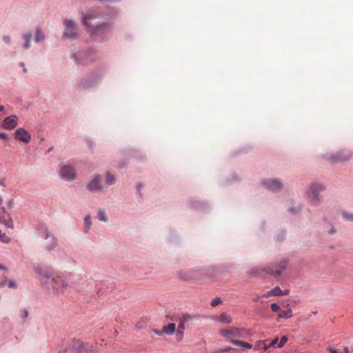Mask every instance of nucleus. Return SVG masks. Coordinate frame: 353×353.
Wrapping results in <instances>:
<instances>
[{
  "label": "nucleus",
  "mask_w": 353,
  "mask_h": 353,
  "mask_svg": "<svg viewBox=\"0 0 353 353\" xmlns=\"http://www.w3.org/2000/svg\"><path fill=\"white\" fill-rule=\"evenodd\" d=\"M28 314V312L27 310H24V316L26 317Z\"/></svg>",
  "instance_id": "09e8293b"
},
{
  "label": "nucleus",
  "mask_w": 353,
  "mask_h": 353,
  "mask_svg": "<svg viewBox=\"0 0 353 353\" xmlns=\"http://www.w3.org/2000/svg\"><path fill=\"white\" fill-rule=\"evenodd\" d=\"M72 348L75 350L77 352H81V353H96V350H90V351H88V350L85 347V345L83 344V343L79 340H73L72 341Z\"/></svg>",
  "instance_id": "9d476101"
},
{
  "label": "nucleus",
  "mask_w": 353,
  "mask_h": 353,
  "mask_svg": "<svg viewBox=\"0 0 353 353\" xmlns=\"http://www.w3.org/2000/svg\"><path fill=\"white\" fill-rule=\"evenodd\" d=\"M292 316V310L291 309H288L285 311H281L279 314L277 318L278 319H288L290 318Z\"/></svg>",
  "instance_id": "412c9836"
},
{
  "label": "nucleus",
  "mask_w": 353,
  "mask_h": 353,
  "mask_svg": "<svg viewBox=\"0 0 353 353\" xmlns=\"http://www.w3.org/2000/svg\"><path fill=\"white\" fill-rule=\"evenodd\" d=\"M219 334L227 341H229L235 345L240 346L243 350H248L252 347V345L251 343L238 340V339H246L250 336V332L245 328L229 327L221 330Z\"/></svg>",
  "instance_id": "f257e3e1"
},
{
  "label": "nucleus",
  "mask_w": 353,
  "mask_h": 353,
  "mask_svg": "<svg viewBox=\"0 0 353 353\" xmlns=\"http://www.w3.org/2000/svg\"><path fill=\"white\" fill-rule=\"evenodd\" d=\"M271 309L273 312H279V309H280V307L278 304L276 303H272L271 305Z\"/></svg>",
  "instance_id": "473e14b6"
},
{
  "label": "nucleus",
  "mask_w": 353,
  "mask_h": 353,
  "mask_svg": "<svg viewBox=\"0 0 353 353\" xmlns=\"http://www.w3.org/2000/svg\"><path fill=\"white\" fill-rule=\"evenodd\" d=\"M112 23L104 22L97 26H92L87 30L92 37H102L112 28Z\"/></svg>",
  "instance_id": "39448f33"
},
{
  "label": "nucleus",
  "mask_w": 353,
  "mask_h": 353,
  "mask_svg": "<svg viewBox=\"0 0 353 353\" xmlns=\"http://www.w3.org/2000/svg\"><path fill=\"white\" fill-rule=\"evenodd\" d=\"M75 170L70 165H63L61 168L60 176L67 181H72L75 178Z\"/></svg>",
  "instance_id": "1a4fd4ad"
},
{
  "label": "nucleus",
  "mask_w": 353,
  "mask_h": 353,
  "mask_svg": "<svg viewBox=\"0 0 353 353\" xmlns=\"http://www.w3.org/2000/svg\"><path fill=\"white\" fill-rule=\"evenodd\" d=\"M331 234H334L335 233V230L334 228L332 229L331 232H330Z\"/></svg>",
  "instance_id": "3c124183"
},
{
  "label": "nucleus",
  "mask_w": 353,
  "mask_h": 353,
  "mask_svg": "<svg viewBox=\"0 0 353 353\" xmlns=\"http://www.w3.org/2000/svg\"><path fill=\"white\" fill-rule=\"evenodd\" d=\"M0 223L4 224L7 228H13L11 216L3 208H0Z\"/></svg>",
  "instance_id": "f8f14e48"
},
{
  "label": "nucleus",
  "mask_w": 353,
  "mask_h": 353,
  "mask_svg": "<svg viewBox=\"0 0 353 353\" xmlns=\"http://www.w3.org/2000/svg\"><path fill=\"white\" fill-rule=\"evenodd\" d=\"M223 352H225V350H224L223 348H220V349H218L215 353H223Z\"/></svg>",
  "instance_id": "79ce46f5"
},
{
  "label": "nucleus",
  "mask_w": 353,
  "mask_h": 353,
  "mask_svg": "<svg viewBox=\"0 0 353 353\" xmlns=\"http://www.w3.org/2000/svg\"><path fill=\"white\" fill-rule=\"evenodd\" d=\"M21 66L23 67V70L24 72H27V69L24 67V64L23 63H21Z\"/></svg>",
  "instance_id": "49530a36"
},
{
  "label": "nucleus",
  "mask_w": 353,
  "mask_h": 353,
  "mask_svg": "<svg viewBox=\"0 0 353 353\" xmlns=\"http://www.w3.org/2000/svg\"><path fill=\"white\" fill-rule=\"evenodd\" d=\"M10 288H16L17 284L14 281H10L8 284Z\"/></svg>",
  "instance_id": "c9c22d12"
},
{
  "label": "nucleus",
  "mask_w": 353,
  "mask_h": 353,
  "mask_svg": "<svg viewBox=\"0 0 353 353\" xmlns=\"http://www.w3.org/2000/svg\"><path fill=\"white\" fill-rule=\"evenodd\" d=\"M0 240L3 243H8L10 241V237L6 234L0 235Z\"/></svg>",
  "instance_id": "7c9ffc66"
},
{
  "label": "nucleus",
  "mask_w": 353,
  "mask_h": 353,
  "mask_svg": "<svg viewBox=\"0 0 353 353\" xmlns=\"http://www.w3.org/2000/svg\"><path fill=\"white\" fill-rule=\"evenodd\" d=\"M272 296L273 295L272 294V291L271 290L267 292L265 294H264L263 295V296L265 297V298H269V297Z\"/></svg>",
  "instance_id": "4c0bfd02"
},
{
  "label": "nucleus",
  "mask_w": 353,
  "mask_h": 353,
  "mask_svg": "<svg viewBox=\"0 0 353 353\" xmlns=\"http://www.w3.org/2000/svg\"><path fill=\"white\" fill-rule=\"evenodd\" d=\"M271 291L273 296L288 295L289 293V290L283 291L279 286L274 288Z\"/></svg>",
  "instance_id": "aec40b11"
},
{
  "label": "nucleus",
  "mask_w": 353,
  "mask_h": 353,
  "mask_svg": "<svg viewBox=\"0 0 353 353\" xmlns=\"http://www.w3.org/2000/svg\"><path fill=\"white\" fill-rule=\"evenodd\" d=\"M263 185L270 190L277 191L282 187V183L278 179H270L263 181Z\"/></svg>",
  "instance_id": "4468645a"
},
{
  "label": "nucleus",
  "mask_w": 353,
  "mask_h": 353,
  "mask_svg": "<svg viewBox=\"0 0 353 353\" xmlns=\"http://www.w3.org/2000/svg\"><path fill=\"white\" fill-rule=\"evenodd\" d=\"M1 202H2V200H1V199L0 198V204L1 203Z\"/></svg>",
  "instance_id": "5fc2aeb1"
},
{
  "label": "nucleus",
  "mask_w": 353,
  "mask_h": 353,
  "mask_svg": "<svg viewBox=\"0 0 353 353\" xmlns=\"http://www.w3.org/2000/svg\"><path fill=\"white\" fill-rule=\"evenodd\" d=\"M3 41H4L5 42H6V43H8L10 42V37H9V36H8V35L3 36Z\"/></svg>",
  "instance_id": "ea45409f"
},
{
  "label": "nucleus",
  "mask_w": 353,
  "mask_h": 353,
  "mask_svg": "<svg viewBox=\"0 0 353 353\" xmlns=\"http://www.w3.org/2000/svg\"><path fill=\"white\" fill-rule=\"evenodd\" d=\"M18 118L15 115L6 117L3 121L2 126L7 130H12L17 125Z\"/></svg>",
  "instance_id": "9b49d317"
},
{
  "label": "nucleus",
  "mask_w": 353,
  "mask_h": 353,
  "mask_svg": "<svg viewBox=\"0 0 353 353\" xmlns=\"http://www.w3.org/2000/svg\"><path fill=\"white\" fill-rule=\"evenodd\" d=\"M163 331L164 333L168 335H172L176 329V325L174 323H168L167 325L163 326Z\"/></svg>",
  "instance_id": "a211bd4d"
},
{
  "label": "nucleus",
  "mask_w": 353,
  "mask_h": 353,
  "mask_svg": "<svg viewBox=\"0 0 353 353\" xmlns=\"http://www.w3.org/2000/svg\"><path fill=\"white\" fill-rule=\"evenodd\" d=\"M116 182V177L114 174L111 172H107L105 175V183L107 185H111Z\"/></svg>",
  "instance_id": "6ab92c4d"
},
{
  "label": "nucleus",
  "mask_w": 353,
  "mask_h": 353,
  "mask_svg": "<svg viewBox=\"0 0 353 353\" xmlns=\"http://www.w3.org/2000/svg\"><path fill=\"white\" fill-rule=\"evenodd\" d=\"M254 302H257V301H259V298H256V299H254Z\"/></svg>",
  "instance_id": "864d4df0"
},
{
  "label": "nucleus",
  "mask_w": 353,
  "mask_h": 353,
  "mask_svg": "<svg viewBox=\"0 0 353 353\" xmlns=\"http://www.w3.org/2000/svg\"><path fill=\"white\" fill-rule=\"evenodd\" d=\"M65 30L63 36L65 38L74 39L79 34V29L76 26L74 21L72 19H65L63 21Z\"/></svg>",
  "instance_id": "423d86ee"
},
{
  "label": "nucleus",
  "mask_w": 353,
  "mask_h": 353,
  "mask_svg": "<svg viewBox=\"0 0 353 353\" xmlns=\"http://www.w3.org/2000/svg\"><path fill=\"white\" fill-rule=\"evenodd\" d=\"M116 14L117 12L113 10H110L108 13L102 14L99 9H91L86 13L82 14V22L88 30L89 28H91L93 26L90 23L92 20L98 19L100 17H104L106 19H109L114 17Z\"/></svg>",
  "instance_id": "7ed1b4c3"
},
{
  "label": "nucleus",
  "mask_w": 353,
  "mask_h": 353,
  "mask_svg": "<svg viewBox=\"0 0 353 353\" xmlns=\"http://www.w3.org/2000/svg\"><path fill=\"white\" fill-rule=\"evenodd\" d=\"M265 345V341H259L255 345V348L257 350H263V346Z\"/></svg>",
  "instance_id": "2f4dec72"
},
{
  "label": "nucleus",
  "mask_w": 353,
  "mask_h": 353,
  "mask_svg": "<svg viewBox=\"0 0 353 353\" xmlns=\"http://www.w3.org/2000/svg\"><path fill=\"white\" fill-rule=\"evenodd\" d=\"M324 190V186L319 183H312L308 186L307 196L314 203H317L320 200V194Z\"/></svg>",
  "instance_id": "0eeeda50"
},
{
  "label": "nucleus",
  "mask_w": 353,
  "mask_h": 353,
  "mask_svg": "<svg viewBox=\"0 0 353 353\" xmlns=\"http://www.w3.org/2000/svg\"><path fill=\"white\" fill-rule=\"evenodd\" d=\"M34 271L41 279H50L52 288L57 292L63 293L69 286V281L63 273L54 272L40 268H36Z\"/></svg>",
  "instance_id": "f03ea898"
},
{
  "label": "nucleus",
  "mask_w": 353,
  "mask_h": 353,
  "mask_svg": "<svg viewBox=\"0 0 353 353\" xmlns=\"http://www.w3.org/2000/svg\"><path fill=\"white\" fill-rule=\"evenodd\" d=\"M222 303V301L220 297H216L210 303L211 306L216 307L220 305Z\"/></svg>",
  "instance_id": "cd10ccee"
},
{
  "label": "nucleus",
  "mask_w": 353,
  "mask_h": 353,
  "mask_svg": "<svg viewBox=\"0 0 353 353\" xmlns=\"http://www.w3.org/2000/svg\"><path fill=\"white\" fill-rule=\"evenodd\" d=\"M270 347H272V343L270 342V343L267 344L265 342V345L263 346V350L264 352H266Z\"/></svg>",
  "instance_id": "f704fd0d"
},
{
  "label": "nucleus",
  "mask_w": 353,
  "mask_h": 353,
  "mask_svg": "<svg viewBox=\"0 0 353 353\" xmlns=\"http://www.w3.org/2000/svg\"><path fill=\"white\" fill-rule=\"evenodd\" d=\"M14 137L24 143H28L31 139V135L23 128H19L15 131Z\"/></svg>",
  "instance_id": "ddd939ff"
},
{
  "label": "nucleus",
  "mask_w": 353,
  "mask_h": 353,
  "mask_svg": "<svg viewBox=\"0 0 353 353\" xmlns=\"http://www.w3.org/2000/svg\"><path fill=\"white\" fill-rule=\"evenodd\" d=\"M45 39V36L40 28H37L34 34V41L39 42Z\"/></svg>",
  "instance_id": "4be33fe9"
},
{
  "label": "nucleus",
  "mask_w": 353,
  "mask_h": 353,
  "mask_svg": "<svg viewBox=\"0 0 353 353\" xmlns=\"http://www.w3.org/2000/svg\"><path fill=\"white\" fill-rule=\"evenodd\" d=\"M97 56L96 52L93 50H88L87 52H85L83 63H88L90 62H92L95 57Z\"/></svg>",
  "instance_id": "2eb2a0df"
},
{
  "label": "nucleus",
  "mask_w": 353,
  "mask_h": 353,
  "mask_svg": "<svg viewBox=\"0 0 353 353\" xmlns=\"http://www.w3.org/2000/svg\"><path fill=\"white\" fill-rule=\"evenodd\" d=\"M352 157L351 154L350 153H345L344 152H340L339 154L336 155L334 159H333V161H347L350 159Z\"/></svg>",
  "instance_id": "dca6fc26"
},
{
  "label": "nucleus",
  "mask_w": 353,
  "mask_h": 353,
  "mask_svg": "<svg viewBox=\"0 0 353 353\" xmlns=\"http://www.w3.org/2000/svg\"><path fill=\"white\" fill-rule=\"evenodd\" d=\"M184 330H185V323L179 322L178 328H177L176 335L179 336L180 339H181L183 336Z\"/></svg>",
  "instance_id": "b1692460"
},
{
  "label": "nucleus",
  "mask_w": 353,
  "mask_h": 353,
  "mask_svg": "<svg viewBox=\"0 0 353 353\" xmlns=\"http://www.w3.org/2000/svg\"><path fill=\"white\" fill-rule=\"evenodd\" d=\"M216 321L223 323L230 324L232 323V319L225 313H223L216 317Z\"/></svg>",
  "instance_id": "f3484780"
},
{
  "label": "nucleus",
  "mask_w": 353,
  "mask_h": 353,
  "mask_svg": "<svg viewBox=\"0 0 353 353\" xmlns=\"http://www.w3.org/2000/svg\"><path fill=\"white\" fill-rule=\"evenodd\" d=\"M4 109V107L3 105H0V112L3 111Z\"/></svg>",
  "instance_id": "8fccbe9b"
},
{
  "label": "nucleus",
  "mask_w": 353,
  "mask_h": 353,
  "mask_svg": "<svg viewBox=\"0 0 353 353\" xmlns=\"http://www.w3.org/2000/svg\"><path fill=\"white\" fill-rule=\"evenodd\" d=\"M90 85L88 83L87 81H81L80 83H79V87L82 89H85L88 87H89Z\"/></svg>",
  "instance_id": "72a5a7b5"
},
{
  "label": "nucleus",
  "mask_w": 353,
  "mask_h": 353,
  "mask_svg": "<svg viewBox=\"0 0 353 353\" xmlns=\"http://www.w3.org/2000/svg\"><path fill=\"white\" fill-rule=\"evenodd\" d=\"M342 216L345 219L350 221H353V214L347 212H343Z\"/></svg>",
  "instance_id": "bb28decb"
},
{
  "label": "nucleus",
  "mask_w": 353,
  "mask_h": 353,
  "mask_svg": "<svg viewBox=\"0 0 353 353\" xmlns=\"http://www.w3.org/2000/svg\"><path fill=\"white\" fill-rule=\"evenodd\" d=\"M87 188L90 192L101 191L103 188V178L99 175H95L88 183Z\"/></svg>",
  "instance_id": "6e6552de"
},
{
  "label": "nucleus",
  "mask_w": 353,
  "mask_h": 353,
  "mask_svg": "<svg viewBox=\"0 0 353 353\" xmlns=\"http://www.w3.org/2000/svg\"><path fill=\"white\" fill-rule=\"evenodd\" d=\"M0 269L5 270L6 271L8 270V268L6 267L3 266V265H0Z\"/></svg>",
  "instance_id": "de8ad7c7"
},
{
  "label": "nucleus",
  "mask_w": 353,
  "mask_h": 353,
  "mask_svg": "<svg viewBox=\"0 0 353 353\" xmlns=\"http://www.w3.org/2000/svg\"><path fill=\"white\" fill-rule=\"evenodd\" d=\"M224 350H225V352H228V351H230L231 350H233L231 347H227L225 348H223Z\"/></svg>",
  "instance_id": "a18cd8bd"
},
{
  "label": "nucleus",
  "mask_w": 353,
  "mask_h": 353,
  "mask_svg": "<svg viewBox=\"0 0 353 353\" xmlns=\"http://www.w3.org/2000/svg\"><path fill=\"white\" fill-rule=\"evenodd\" d=\"M287 263L288 261L286 259H283L277 264L266 265L260 267V270L261 272H266L271 276H274V277H279L281 275L282 272L286 268Z\"/></svg>",
  "instance_id": "20e7f679"
},
{
  "label": "nucleus",
  "mask_w": 353,
  "mask_h": 353,
  "mask_svg": "<svg viewBox=\"0 0 353 353\" xmlns=\"http://www.w3.org/2000/svg\"><path fill=\"white\" fill-rule=\"evenodd\" d=\"M349 349L347 347H344L343 351L341 353H348Z\"/></svg>",
  "instance_id": "37998d69"
},
{
  "label": "nucleus",
  "mask_w": 353,
  "mask_h": 353,
  "mask_svg": "<svg viewBox=\"0 0 353 353\" xmlns=\"http://www.w3.org/2000/svg\"><path fill=\"white\" fill-rule=\"evenodd\" d=\"M287 341H288V338L285 336H282L281 340L279 341V343L277 344V347L281 348V347H283Z\"/></svg>",
  "instance_id": "c85d7f7f"
},
{
  "label": "nucleus",
  "mask_w": 353,
  "mask_h": 353,
  "mask_svg": "<svg viewBox=\"0 0 353 353\" xmlns=\"http://www.w3.org/2000/svg\"><path fill=\"white\" fill-rule=\"evenodd\" d=\"M6 285V283H0V286L3 287Z\"/></svg>",
  "instance_id": "603ef678"
},
{
  "label": "nucleus",
  "mask_w": 353,
  "mask_h": 353,
  "mask_svg": "<svg viewBox=\"0 0 353 353\" xmlns=\"http://www.w3.org/2000/svg\"><path fill=\"white\" fill-rule=\"evenodd\" d=\"M272 347H277V344L279 343V338H275L274 339H273L272 341Z\"/></svg>",
  "instance_id": "e433bc0d"
},
{
  "label": "nucleus",
  "mask_w": 353,
  "mask_h": 353,
  "mask_svg": "<svg viewBox=\"0 0 353 353\" xmlns=\"http://www.w3.org/2000/svg\"><path fill=\"white\" fill-rule=\"evenodd\" d=\"M32 38V34L30 33L24 34L23 35V39L25 40L24 48L28 50L30 47V41Z\"/></svg>",
  "instance_id": "5701e85b"
},
{
  "label": "nucleus",
  "mask_w": 353,
  "mask_h": 353,
  "mask_svg": "<svg viewBox=\"0 0 353 353\" xmlns=\"http://www.w3.org/2000/svg\"><path fill=\"white\" fill-rule=\"evenodd\" d=\"M0 138L2 139H6L7 134L5 132H0Z\"/></svg>",
  "instance_id": "a19ab883"
},
{
  "label": "nucleus",
  "mask_w": 353,
  "mask_h": 353,
  "mask_svg": "<svg viewBox=\"0 0 353 353\" xmlns=\"http://www.w3.org/2000/svg\"><path fill=\"white\" fill-rule=\"evenodd\" d=\"M97 218L99 219V220H100L101 221L106 222L108 221V217H107L105 212L103 210L99 211L98 214H97Z\"/></svg>",
  "instance_id": "393cba45"
},
{
  "label": "nucleus",
  "mask_w": 353,
  "mask_h": 353,
  "mask_svg": "<svg viewBox=\"0 0 353 353\" xmlns=\"http://www.w3.org/2000/svg\"><path fill=\"white\" fill-rule=\"evenodd\" d=\"M84 222H85V232H88V230L90 228V225H91V220H90V215H87L85 217V219H84Z\"/></svg>",
  "instance_id": "a878e982"
},
{
  "label": "nucleus",
  "mask_w": 353,
  "mask_h": 353,
  "mask_svg": "<svg viewBox=\"0 0 353 353\" xmlns=\"http://www.w3.org/2000/svg\"><path fill=\"white\" fill-rule=\"evenodd\" d=\"M190 319L191 316L189 314H185L179 318V322L185 323V322L188 321Z\"/></svg>",
  "instance_id": "c756f323"
},
{
  "label": "nucleus",
  "mask_w": 353,
  "mask_h": 353,
  "mask_svg": "<svg viewBox=\"0 0 353 353\" xmlns=\"http://www.w3.org/2000/svg\"><path fill=\"white\" fill-rule=\"evenodd\" d=\"M331 353H338V351L335 349L330 348Z\"/></svg>",
  "instance_id": "c03bdc74"
},
{
  "label": "nucleus",
  "mask_w": 353,
  "mask_h": 353,
  "mask_svg": "<svg viewBox=\"0 0 353 353\" xmlns=\"http://www.w3.org/2000/svg\"><path fill=\"white\" fill-rule=\"evenodd\" d=\"M153 332L157 335H161L163 333H164L163 331V328L161 329V330H153Z\"/></svg>",
  "instance_id": "58836bf2"
}]
</instances>
